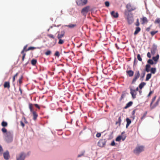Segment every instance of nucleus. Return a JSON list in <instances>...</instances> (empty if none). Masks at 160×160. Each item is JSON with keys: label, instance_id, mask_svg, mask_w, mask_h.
Here are the masks:
<instances>
[{"label": "nucleus", "instance_id": "f257e3e1", "mask_svg": "<svg viewBox=\"0 0 160 160\" xmlns=\"http://www.w3.org/2000/svg\"><path fill=\"white\" fill-rule=\"evenodd\" d=\"M125 14L127 16V19L129 24H132L134 21V19L132 14L131 13L126 12Z\"/></svg>", "mask_w": 160, "mask_h": 160}, {"label": "nucleus", "instance_id": "f03ea898", "mask_svg": "<svg viewBox=\"0 0 160 160\" xmlns=\"http://www.w3.org/2000/svg\"><path fill=\"white\" fill-rule=\"evenodd\" d=\"M144 147L143 146H137L133 150V152L136 155H139L141 152L144 151Z\"/></svg>", "mask_w": 160, "mask_h": 160}, {"label": "nucleus", "instance_id": "7ed1b4c3", "mask_svg": "<svg viewBox=\"0 0 160 160\" xmlns=\"http://www.w3.org/2000/svg\"><path fill=\"white\" fill-rule=\"evenodd\" d=\"M13 134L12 132L9 131L7 132L6 139L8 142L12 141L13 140Z\"/></svg>", "mask_w": 160, "mask_h": 160}, {"label": "nucleus", "instance_id": "20e7f679", "mask_svg": "<svg viewBox=\"0 0 160 160\" xmlns=\"http://www.w3.org/2000/svg\"><path fill=\"white\" fill-rule=\"evenodd\" d=\"M140 76V73L139 71L138 70L136 71L134 75V77L132 80V83H134L136 80L139 78Z\"/></svg>", "mask_w": 160, "mask_h": 160}, {"label": "nucleus", "instance_id": "39448f33", "mask_svg": "<svg viewBox=\"0 0 160 160\" xmlns=\"http://www.w3.org/2000/svg\"><path fill=\"white\" fill-rule=\"evenodd\" d=\"M26 157V154L23 152H22L17 155V160H24Z\"/></svg>", "mask_w": 160, "mask_h": 160}, {"label": "nucleus", "instance_id": "423d86ee", "mask_svg": "<svg viewBox=\"0 0 160 160\" xmlns=\"http://www.w3.org/2000/svg\"><path fill=\"white\" fill-rule=\"evenodd\" d=\"M88 0H77L76 2L78 6H83L85 5L87 3Z\"/></svg>", "mask_w": 160, "mask_h": 160}, {"label": "nucleus", "instance_id": "0eeeda50", "mask_svg": "<svg viewBox=\"0 0 160 160\" xmlns=\"http://www.w3.org/2000/svg\"><path fill=\"white\" fill-rule=\"evenodd\" d=\"M106 140L105 139H101L98 142V145L100 147H103L106 144Z\"/></svg>", "mask_w": 160, "mask_h": 160}, {"label": "nucleus", "instance_id": "6e6552de", "mask_svg": "<svg viewBox=\"0 0 160 160\" xmlns=\"http://www.w3.org/2000/svg\"><path fill=\"white\" fill-rule=\"evenodd\" d=\"M126 8L128 11L129 12H131L135 9V8L132 6L130 3L128 4L126 6Z\"/></svg>", "mask_w": 160, "mask_h": 160}, {"label": "nucleus", "instance_id": "1a4fd4ad", "mask_svg": "<svg viewBox=\"0 0 160 160\" xmlns=\"http://www.w3.org/2000/svg\"><path fill=\"white\" fill-rule=\"evenodd\" d=\"M90 7L89 6H87L84 8H83L82 10L81 13L84 15L85 14L87 13Z\"/></svg>", "mask_w": 160, "mask_h": 160}, {"label": "nucleus", "instance_id": "9d476101", "mask_svg": "<svg viewBox=\"0 0 160 160\" xmlns=\"http://www.w3.org/2000/svg\"><path fill=\"white\" fill-rule=\"evenodd\" d=\"M130 93L132 95V98L133 99L136 98L137 94V92H136V90L132 89V88H130Z\"/></svg>", "mask_w": 160, "mask_h": 160}, {"label": "nucleus", "instance_id": "9b49d317", "mask_svg": "<svg viewBox=\"0 0 160 160\" xmlns=\"http://www.w3.org/2000/svg\"><path fill=\"white\" fill-rule=\"evenodd\" d=\"M3 155L4 158L6 160L9 159L10 155L9 152L8 151H6L3 153Z\"/></svg>", "mask_w": 160, "mask_h": 160}, {"label": "nucleus", "instance_id": "f8f14e48", "mask_svg": "<svg viewBox=\"0 0 160 160\" xmlns=\"http://www.w3.org/2000/svg\"><path fill=\"white\" fill-rule=\"evenodd\" d=\"M65 31L64 30L62 31L61 32L58 33L57 38L58 39H61L63 38L65 35Z\"/></svg>", "mask_w": 160, "mask_h": 160}, {"label": "nucleus", "instance_id": "ddd939ff", "mask_svg": "<svg viewBox=\"0 0 160 160\" xmlns=\"http://www.w3.org/2000/svg\"><path fill=\"white\" fill-rule=\"evenodd\" d=\"M157 50V47L155 46H153L151 49V53L152 55H154Z\"/></svg>", "mask_w": 160, "mask_h": 160}, {"label": "nucleus", "instance_id": "4468645a", "mask_svg": "<svg viewBox=\"0 0 160 160\" xmlns=\"http://www.w3.org/2000/svg\"><path fill=\"white\" fill-rule=\"evenodd\" d=\"M140 20L142 21V24H144L145 23H147L148 20L146 17H143L142 18H140Z\"/></svg>", "mask_w": 160, "mask_h": 160}, {"label": "nucleus", "instance_id": "2eb2a0df", "mask_svg": "<svg viewBox=\"0 0 160 160\" xmlns=\"http://www.w3.org/2000/svg\"><path fill=\"white\" fill-rule=\"evenodd\" d=\"M126 72L127 74L130 77H132L133 75L134 72L131 70H127Z\"/></svg>", "mask_w": 160, "mask_h": 160}, {"label": "nucleus", "instance_id": "dca6fc26", "mask_svg": "<svg viewBox=\"0 0 160 160\" xmlns=\"http://www.w3.org/2000/svg\"><path fill=\"white\" fill-rule=\"evenodd\" d=\"M111 15L114 18H117L118 17V12L115 13L114 11H112L111 12Z\"/></svg>", "mask_w": 160, "mask_h": 160}, {"label": "nucleus", "instance_id": "f3484780", "mask_svg": "<svg viewBox=\"0 0 160 160\" xmlns=\"http://www.w3.org/2000/svg\"><path fill=\"white\" fill-rule=\"evenodd\" d=\"M141 31V28L140 27H137L136 28H135V30L134 32V34L135 35H136L137 34L138 32H140V31Z\"/></svg>", "mask_w": 160, "mask_h": 160}, {"label": "nucleus", "instance_id": "a211bd4d", "mask_svg": "<svg viewBox=\"0 0 160 160\" xmlns=\"http://www.w3.org/2000/svg\"><path fill=\"white\" fill-rule=\"evenodd\" d=\"M160 98H158L157 100V101L155 103V104L154 105H152L151 107V109H153L154 108L156 107L159 103V102L160 101Z\"/></svg>", "mask_w": 160, "mask_h": 160}, {"label": "nucleus", "instance_id": "6ab92c4d", "mask_svg": "<svg viewBox=\"0 0 160 160\" xmlns=\"http://www.w3.org/2000/svg\"><path fill=\"white\" fill-rule=\"evenodd\" d=\"M126 121L127 122V124L126 126V128H127L129 126L131 122V120L128 118H127L126 119Z\"/></svg>", "mask_w": 160, "mask_h": 160}, {"label": "nucleus", "instance_id": "aec40b11", "mask_svg": "<svg viewBox=\"0 0 160 160\" xmlns=\"http://www.w3.org/2000/svg\"><path fill=\"white\" fill-rule=\"evenodd\" d=\"M4 88H9L10 87V83L9 82H6L4 84Z\"/></svg>", "mask_w": 160, "mask_h": 160}, {"label": "nucleus", "instance_id": "412c9836", "mask_svg": "<svg viewBox=\"0 0 160 160\" xmlns=\"http://www.w3.org/2000/svg\"><path fill=\"white\" fill-rule=\"evenodd\" d=\"M32 113L33 116V119L34 120H35L38 116V114L35 111L33 112Z\"/></svg>", "mask_w": 160, "mask_h": 160}, {"label": "nucleus", "instance_id": "4be33fe9", "mask_svg": "<svg viewBox=\"0 0 160 160\" xmlns=\"http://www.w3.org/2000/svg\"><path fill=\"white\" fill-rule=\"evenodd\" d=\"M133 103V102L132 101H130L127 104L126 106L124 108L126 109L131 106Z\"/></svg>", "mask_w": 160, "mask_h": 160}, {"label": "nucleus", "instance_id": "5701e85b", "mask_svg": "<svg viewBox=\"0 0 160 160\" xmlns=\"http://www.w3.org/2000/svg\"><path fill=\"white\" fill-rule=\"evenodd\" d=\"M151 67V66L149 64H147L145 66V71L147 72H149L150 71V68Z\"/></svg>", "mask_w": 160, "mask_h": 160}, {"label": "nucleus", "instance_id": "b1692460", "mask_svg": "<svg viewBox=\"0 0 160 160\" xmlns=\"http://www.w3.org/2000/svg\"><path fill=\"white\" fill-rule=\"evenodd\" d=\"M122 121L121 120V117H119L118 119V121H117L116 122L115 124L116 125L117 124H119V126H120L121 124V122Z\"/></svg>", "mask_w": 160, "mask_h": 160}, {"label": "nucleus", "instance_id": "393cba45", "mask_svg": "<svg viewBox=\"0 0 160 160\" xmlns=\"http://www.w3.org/2000/svg\"><path fill=\"white\" fill-rule=\"evenodd\" d=\"M29 108L30 110V111L32 112L34 111L33 109V105L32 103H30L29 105Z\"/></svg>", "mask_w": 160, "mask_h": 160}, {"label": "nucleus", "instance_id": "a878e982", "mask_svg": "<svg viewBox=\"0 0 160 160\" xmlns=\"http://www.w3.org/2000/svg\"><path fill=\"white\" fill-rule=\"evenodd\" d=\"M47 36L49 38H52L53 39H55V43H56L57 42V40L55 38V36H54V35L52 34H48L47 35Z\"/></svg>", "mask_w": 160, "mask_h": 160}, {"label": "nucleus", "instance_id": "bb28decb", "mask_svg": "<svg viewBox=\"0 0 160 160\" xmlns=\"http://www.w3.org/2000/svg\"><path fill=\"white\" fill-rule=\"evenodd\" d=\"M151 73L153 74H154L156 72V69L155 68H152L150 70Z\"/></svg>", "mask_w": 160, "mask_h": 160}, {"label": "nucleus", "instance_id": "cd10ccee", "mask_svg": "<svg viewBox=\"0 0 160 160\" xmlns=\"http://www.w3.org/2000/svg\"><path fill=\"white\" fill-rule=\"evenodd\" d=\"M152 76L151 73H148L146 75V81H147L151 78Z\"/></svg>", "mask_w": 160, "mask_h": 160}, {"label": "nucleus", "instance_id": "c85d7f7f", "mask_svg": "<svg viewBox=\"0 0 160 160\" xmlns=\"http://www.w3.org/2000/svg\"><path fill=\"white\" fill-rule=\"evenodd\" d=\"M154 23L155 24H159V27L160 28V18H156Z\"/></svg>", "mask_w": 160, "mask_h": 160}, {"label": "nucleus", "instance_id": "c756f323", "mask_svg": "<svg viewBox=\"0 0 160 160\" xmlns=\"http://www.w3.org/2000/svg\"><path fill=\"white\" fill-rule=\"evenodd\" d=\"M40 49V48L39 47H30L28 48L27 50L26 51H29L30 50H33L36 49Z\"/></svg>", "mask_w": 160, "mask_h": 160}, {"label": "nucleus", "instance_id": "7c9ffc66", "mask_svg": "<svg viewBox=\"0 0 160 160\" xmlns=\"http://www.w3.org/2000/svg\"><path fill=\"white\" fill-rule=\"evenodd\" d=\"M67 27L70 28H73L77 26L76 24H70L66 26Z\"/></svg>", "mask_w": 160, "mask_h": 160}, {"label": "nucleus", "instance_id": "2f4dec72", "mask_svg": "<svg viewBox=\"0 0 160 160\" xmlns=\"http://www.w3.org/2000/svg\"><path fill=\"white\" fill-rule=\"evenodd\" d=\"M146 83L144 82H141L139 86V88L140 89H142L143 87L145 85Z\"/></svg>", "mask_w": 160, "mask_h": 160}, {"label": "nucleus", "instance_id": "473e14b6", "mask_svg": "<svg viewBox=\"0 0 160 160\" xmlns=\"http://www.w3.org/2000/svg\"><path fill=\"white\" fill-rule=\"evenodd\" d=\"M159 58V55L158 54L156 57H154L152 58L153 60L156 62H157Z\"/></svg>", "mask_w": 160, "mask_h": 160}, {"label": "nucleus", "instance_id": "72a5a7b5", "mask_svg": "<svg viewBox=\"0 0 160 160\" xmlns=\"http://www.w3.org/2000/svg\"><path fill=\"white\" fill-rule=\"evenodd\" d=\"M1 125L2 127H6L8 126V123L6 122L3 121L1 123Z\"/></svg>", "mask_w": 160, "mask_h": 160}, {"label": "nucleus", "instance_id": "f704fd0d", "mask_svg": "<svg viewBox=\"0 0 160 160\" xmlns=\"http://www.w3.org/2000/svg\"><path fill=\"white\" fill-rule=\"evenodd\" d=\"M85 152L84 151H82L81 152L80 154H79L78 156V158H80L82 156H83L84 155Z\"/></svg>", "mask_w": 160, "mask_h": 160}, {"label": "nucleus", "instance_id": "c9c22d12", "mask_svg": "<svg viewBox=\"0 0 160 160\" xmlns=\"http://www.w3.org/2000/svg\"><path fill=\"white\" fill-rule=\"evenodd\" d=\"M18 74V73L17 72L13 77L12 78V82L13 84L14 85V84L13 83V82L15 81V78L17 77Z\"/></svg>", "mask_w": 160, "mask_h": 160}, {"label": "nucleus", "instance_id": "e433bc0d", "mask_svg": "<svg viewBox=\"0 0 160 160\" xmlns=\"http://www.w3.org/2000/svg\"><path fill=\"white\" fill-rule=\"evenodd\" d=\"M37 62V61L36 60L33 59L31 60V63L32 65H35L36 64Z\"/></svg>", "mask_w": 160, "mask_h": 160}, {"label": "nucleus", "instance_id": "4c0bfd02", "mask_svg": "<svg viewBox=\"0 0 160 160\" xmlns=\"http://www.w3.org/2000/svg\"><path fill=\"white\" fill-rule=\"evenodd\" d=\"M21 54L22 55V62L23 61H24L25 57V56L26 55V53L25 52L22 53V52H21Z\"/></svg>", "mask_w": 160, "mask_h": 160}, {"label": "nucleus", "instance_id": "58836bf2", "mask_svg": "<svg viewBox=\"0 0 160 160\" xmlns=\"http://www.w3.org/2000/svg\"><path fill=\"white\" fill-rule=\"evenodd\" d=\"M158 32V31H152L150 32V34L152 36H153L155 34Z\"/></svg>", "mask_w": 160, "mask_h": 160}, {"label": "nucleus", "instance_id": "ea45409f", "mask_svg": "<svg viewBox=\"0 0 160 160\" xmlns=\"http://www.w3.org/2000/svg\"><path fill=\"white\" fill-rule=\"evenodd\" d=\"M51 53V52L50 50H48L45 53V54L47 56L49 55Z\"/></svg>", "mask_w": 160, "mask_h": 160}, {"label": "nucleus", "instance_id": "a19ab883", "mask_svg": "<svg viewBox=\"0 0 160 160\" xmlns=\"http://www.w3.org/2000/svg\"><path fill=\"white\" fill-rule=\"evenodd\" d=\"M156 96H155L152 99V102L150 103V108L151 107V106L152 105V104L153 102L155 101L156 99Z\"/></svg>", "mask_w": 160, "mask_h": 160}, {"label": "nucleus", "instance_id": "79ce46f5", "mask_svg": "<svg viewBox=\"0 0 160 160\" xmlns=\"http://www.w3.org/2000/svg\"><path fill=\"white\" fill-rule=\"evenodd\" d=\"M121 136H119L115 140L116 141H119L121 140Z\"/></svg>", "mask_w": 160, "mask_h": 160}, {"label": "nucleus", "instance_id": "37998d69", "mask_svg": "<svg viewBox=\"0 0 160 160\" xmlns=\"http://www.w3.org/2000/svg\"><path fill=\"white\" fill-rule=\"evenodd\" d=\"M23 78V76L22 75L21 76V77L19 78V80H18V82L20 84H21L22 83V80Z\"/></svg>", "mask_w": 160, "mask_h": 160}, {"label": "nucleus", "instance_id": "c03bdc74", "mask_svg": "<svg viewBox=\"0 0 160 160\" xmlns=\"http://www.w3.org/2000/svg\"><path fill=\"white\" fill-rule=\"evenodd\" d=\"M148 62L151 65H153L154 64V62L152 60V59H149L148 61Z\"/></svg>", "mask_w": 160, "mask_h": 160}, {"label": "nucleus", "instance_id": "a18cd8bd", "mask_svg": "<svg viewBox=\"0 0 160 160\" xmlns=\"http://www.w3.org/2000/svg\"><path fill=\"white\" fill-rule=\"evenodd\" d=\"M59 39V42H58V44H62L64 42V41L62 39Z\"/></svg>", "mask_w": 160, "mask_h": 160}, {"label": "nucleus", "instance_id": "49530a36", "mask_svg": "<svg viewBox=\"0 0 160 160\" xmlns=\"http://www.w3.org/2000/svg\"><path fill=\"white\" fill-rule=\"evenodd\" d=\"M135 25L137 26H138L140 25V23L139 22V19L138 18L137 19V21L135 23Z\"/></svg>", "mask_w": 160, "mask_h": 160}, {"label": "nucleus", "instance_id": "de8ad7c7", "mask_svg": "<svg viewBox=\"0 0 160 160\" xmlns=\"http://www.w3.org/2000/svg\"><path fill=\"white\" fill-rule=\"evenodd\" d=\"M137 59L140 61H142V58L139 54H138L137 55Z\"/></svg>", "mask_w": 160, "mask_h": 160}, {"label": "nucleus", "instance_id": "09e8293b", "mask_svg": "<svg viewBox=\"0 0 160 160\" xmlns=\"http://www.w3.org/2000/svg\"><path fill=\"white\" fill-rule=\"evenodd\" d=\"M27 45H26L25 46H24V47L23 50H22V51H21V52H22V53H23V52H27L28 51H26L27 49H26V48H27Z\"/></svg>", "mask_w": 160, "mask_h": 160}, {"label": "nucleus", "instance_id": "8fccbe9b", "mask_svg": "<svg viewBox=\"0 0 160 160\" xmlns=\"http://www.w3.org/2000/svg\"><path fill=\"white\" fill-rule=\"evenodd\" d=\"M54 55L58 57L60 56L59 52L58 51H56Z\"/></svg>", "mask_w": 160, "mask_h": 160}, {"label": "nucleus", "instance_id": "3c124183", "mask_svg": "<svg viewBox=\"0 0 160 160\" xmlns=\"http://www.w3.org/2000/svg\"><path fill=\"white\" fill-rule=\"evenodd\" d=\"M3 151V149L1 145H0V156L2 154Z\"/></svg>", "mask_w": 160, "mask_h": 160}, {"label": "nucleus", "instance_id": "603ef678", "mask_svg": "<svg viewBox=\"0 0 160 160\" xmlns=\"http://www.w3.org/2000/svg\"><path fill=\"white\" fill-rule=\"evenodd\" d=\"M3 133H6L7 132V129L4 128H2L1 129Z\"/></svg>", "mask_w": 160, "mask_h": 160}, {"label": "nucleus", "instance_id": "864d4df0", "mask_svg": "<svg viewBox=\"0 0 160 160\" xmlns=\"http://www.w3.org/2000/svg\"><path fill=\"white\" fill-rule=\"evenodd\" d=\"M145 71H143L142 72V74H141V77L142 78H143L145 76Z\"/></svg>", "mask_w": 160, "mask_h": 160}, {"label": "nucleus", "instance_id": "5fc2aeb1", "mask_svg": "<svg viewBox=\"0 0 160 160\" xmlns=\"http://www.w3.org/2000/svg\"><path fill=\"white\" fill-rule=\"evenodd\" d=\"M105 4L106 6L107 7H108L110 5L109 2L108 1L105 2Z\"/></svg>", "mask_w": 160, "mask_h": 160}, {"label": "nucleus", "instance_id": "6e6d98bb", "mask_svg": "<svg viewBox=\"0 0 160 160\" xmlns=\"http://www.w3.org/2000/svg\"><path fill=\"white\" fill-rule=\"evenodd\" d=\"M126 136L125 135H124L123 136H121V139L122 140V141H124L125 140Z\"/></svg>", "mask_w": 160, "mask_h": 160}, {"label": "nucleus", "instance_id": "4d7b16f0", "mask_svg": "<svg viewBox=\"0 0 160 160\" xmlns=\"http://www.w3.org/2000/svg\"><path fill=\"white\" fill-rule=\"evenodd\" d=\"M101 133H100L98 132L97 133L96 136L98 138H99L101 136Z\"/></svg>", "mask_w": 160, "mask_h": 160}, {"label": "nucleus", "instance_id": "13d9d810", "mask_svg": "<svg viewBox=\"0 0 160 160\" xmlns=\"http://www.w3.org/2000/svg\"><path fill=\"white\" fill-rule=\"evenodd\" d=\"M20 125H21L23 127H24L25 126V125L23 122L22 121H21L20 122Z\"/></svg>", "mask_w": 160, "mask_h": 160}, {"label": "nucleus", "instance_id": "bf43d9fd", "mask_svg": "<svg viewBox=\"0 0 160 160\" xmlns=\"http://www.w3.org/2000/svg\"><path fill=\"white\" fill-rule=\"evenodd\" d=\"M34 105L38 109H40V107L38 105V104H34Z\"/></svg>", "mask_w": 160, "mask_h": 160}, {"label": "nucleus", "instance_id": "052dcab7", "mask_svg": "<svg viewBox=\"0 0 160 160\" xmlns=\"http://www.w3.org/2000/svg\"><path fill=\"white\" fill-rule=\"evenodd\" d=\"M151 25H150L149 27L147 28L146 29V30L148 32L151 29Z\"/></svg>", "mask_w": 160, "mask_h": 160}, {"label": "nucleus", "instance_id": "680f3d73", "mask_svg": "<svg viewBox=\"0 0 160 160\" xmlns=\"http://www.w3.org/2000/svg\"><path fill=\"white\" fill-rule=\"evenodd\" d=\"M147 57L148 58H151V54L150 52H148V53H147Z\"/></svg>", "mask_w": 160, "mask_h": 160}, {"label": "nucleus", "instance_id": "e2e57ef3", "mask_svg": "<svg viewBox=\"0 0 160 160\" xmlns=\"http://www.w3.org/2000/svg\"><path fill=\"white\" fill-rule=\"evenodd\" d=\"M111 145L112 146H114L115 145V142L114 141H113L111 143Z\"/></svg>", "mask_w": 160, "mask_h": 160}, {"label": "nucleus", "instance_id": "0e129e2a", "mask_svg": "<svg viewBox=\"0 0 160 160\" xmlns=\"http://www.w3.org/2000/svg\"><path fill=\"white\" fill-rule=\"evenodd\" d=\"M147 113V112H146L145 113L143 116L141 118V119H143L145 118V117H146V115Z\"/></svg>", "mask_w": 160, "mask_h": 160}, {"label": "nucleus", "instance_id": "69168bd1", "mask_svg": "<svg viewBox=\"0 0 160 160\" xmlns=\"http://www.w3.org/2000/svg\"><path fill=\"white\" fill-rule=\"evenodd\" d=\"M153 93V91H150V92H149V93L148 94V97L150 96Z\"/></svg>", "mask_w": 160, "mask_h": 160}, {"label": "nucleus", "instance_id": "338daca9", "mask_svg": "<svg viewBox=\"0 0 160 160\" xmlns=\"http://www.w3.org/2000/svg\"><path fill=\"white\" fill-rule=\"evenodd\" d=\"M136 110H134L132 112V115H134L135 113Z\"/></svg>", "mask_w": 160, "mask_h": 160}, {"label": "nucleus", "instance_id": "774afa93", "mask_svg": "<svg viewBox=\"0 0 160 160\" xmlns=\"http://www.w3.org/2000/svg\"><path fill=\"white\" fill-rule=\"evenodd\" d=\"M23 119L24 120V121L26 123H27V121H26V120L25 118H23Z\"/></svg>", "mask_w": 160, "mask_h": 160}]
</instances>
